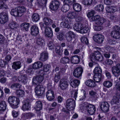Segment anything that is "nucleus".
<instances>
[{
	"instance_id": "obj_1",
	"label": "nucleus",
	"mask_w": 120,
	"mask_h": 120,
	"mask_svg": "<svg viewBox=\"0 0 120 120\" xmlns=\"http://www.w3.org/2000/svg\"><path fill=\"white\" fill-rule=\"evenodd\" d=\"M95 11H92L88 13L87 16L89 18L91 17V20L92 21H95L96 24L101 25L105 21V20L104 18L101 17L98 15L93 16L94 14Z\"/></svg>"
},
{
	"instance_id": "obj_2",
	"label": "nucleus",
	"mask_w": 120,
	"mask_h": 120,
	"mask_svg": "<svg viewBox=\"0 0 120 120\" xmlns=\"http://www.w3.org/2000/svg\"><path fill=\"white\" fill-rule=\"evenodd\" d=\"M8 101L12 108H15L17 107V106L19 103V100L18 98L12 96L8 98Z\"/></svg>"
},
{
	"instance_id": "obj_3",
	"label": "nucleus",
	"mask_w": 120,
	"mask_h": 120,
	"mask_svg": "<svg viewBox=\"0 0 120 120\" xmlns=\"http://www.w3.org/2000/svg\"><path fill=\"white\" fill-rule=\"evenodd\" d=\"M47 75L45 73V72L42 70L39 71V72L38 75H37L35 78V80H34L33 82L34 85H36V83L34 82L36 81L38 82H41L44 79L45 76Z\"/></svg>"
},
{
	"instance_id": "obj_4",
	"label": "nucleus",
	"mask_w": 120,
	"mask_h": 120,
	"mask_svg": "<svg viewBox=\"0 0 120 120\" xmlns=\"http://www.w3.org/2000/svg\"><path fill=\"white\" fill-rule=\"evenodd\" d=\"M66 107L69 110H72L74 109L75 106V101L72 99H67L66 101Z\"/></svg>"
},
{
	"instance_id": "obj_5",
	"label": "nucleus",
	"mask_w": 120,
	"mask_h": 120,
	"mask_svg": "<svg viewBox=\"0 0 120 120\" xmlns=\"http://www.w3.org/2000/svg\"><path fill=\"white\" fill-rule=\"evenodd\" d=\"M112 73L115 77H117L120 75V64H118L111 69Z\"/></svg>"
},
{
	"instance_id": "obj_6",
	"label": "nucleus",
	"mask_w": 120,
	"mask_h": 120,
	"mask_svg": "<svg viewBox=\"0 0 120 120\" xmlns=\"http://www.w3.org/2000/svg\"><path fill=\"white\" fill-rule=\"evenodd\" d=\"M45 90V88L42 85L37 86L35 89V91L36 94L38 96H41L43 95Z\"/></svg>"
},
{
	"instance_id": "obj_7",
	"label": "nucleus",
	"mask_w": 120,
	"mask_h": 120,
	"mask_svg": "<svg viewBox=\"0 0 120 120\" xmlns=\"http://www.w3.org/2000/svg\"><path fill=\"white\" fill-rule=\"evenodd\" d=\"M8 19V14L4 12H1L0 14V22L1 24H4Z\"/></svg>"
},
{
	"instance_id": "obj_8",
	"label": "nucleus",
	"mask_w": 120,
	"mask_h": 120,
	"mask_svg": "<svg viewBox=\"0 0 120 120\" xmlns=\"http://www.w3.org/2000/svg\"><path fill=\"white\" fill-rule=\"evenodd\" d=\"M60 4V2L57 0L52 1L50 4V8L52 10H56L59 8Z\"/></svg>"
},
{
	"instance_id": "obj_9",
	"label": "nucleus",
	"mask_w": 120,
	"mask_h": 120,
	"mask_svg": "<svg viewBox=\"0 0 120 120\" xmlns=\"http://www.w3.org/2000/svg\"><path fill=\"white\" fill-rule=\"evenodd\" d=\"M83 71V69L82 68H77L73 71V75L75 77L79 78L81 76Z\"/></svg>"
},
{
	"instance_id": "obj_10",
	"label": "nucleus",
	"mask_w": 120,
	"mask_h": 120,
	"mask_svg": "<svg viewBox=\"0 0 120 120\" xmlns=\"http://www.w3.org/2000/svg\"><path fill=\"white\" fill-rule=\"evenodd\" d=\"M86 109L88 113L91 115H93L96 111V108L95 106L92 105L90 104L86 106Z\"/></svg>"
},
{
	"instance_id": "obj_11",
	"label": "nucleus",
	"mask_w": 120,
	"mask_h": 120,
	"mask_svg": "<svg viewBox=\"0 0 120 120\" xmlns=\"http://www.w3.org/2000/svg\"><path fill=\"white\" fill-rule=\"evenodd\" d=\"M94 39L95 42L98 43H101L104 41V37L101 34H97L94 36Z\"/></svg>"
},
{
	"instance_id": "obj_12",
	"label": "nucleus",
	"mask_w": 120,
	"mask_h": 120,
	"mask_svg": "<svg viewBox=\"0 0 120 120\" xmlns=\"http://www.w3.org/2000/svg\"><path fill=\"white\" fill-rule=\"evenodd\" d=\"M46 96L47 99L49 101L53 100L55 98V94L53 91L51 90H48L46 92Z\"/></svg>"
},
{
	"instance_id": "obj_13",
	"label": "nucleus",
	"mask_w": 120,
	"mask_h": 120,
	"mask_svg": "<svg viewBox=\"0 0 120 120\" xmlns=\"http://www.w3.org/2000/svg\"><path fill=\"white\" fill-rule=\"evenodd\" d=\"M60 87L62 90H65L68 87V82L67 80L64 79L61 80L60 82Z\"/></svg>"
},
{
	"instance_id": "obj_14",
	"label": "nucleus",
	"mask_w": 120,
	"mask_h": 120,
	"mask_svg": "<svg viewBox=\"0 0 120 120\" xmlns=\"http://www.w3.org/2000/svg\"><path fill=\"white\" fill-rule=\"evenodd\" d=\"M101 110L103 112H107L109 109V104L106 102H102L101 104Z\"/></svg>"
},
{
	"instance_id": "obj_15",
	"label": "nucleus",
	"mask_w": 120,
	"mask_h": 120,
	"mask_svg": "<svg viewBox=\"0 0 120 120\" xmlns=\"http://www.w3.org/2000/svg\"><path fill=\"white\" fill-rule=\"evenodd\" d=\"M101 54V53L99 51H95L93 53L91 54L90 56V60L92 62L95 61L96 59Z\"/></svg>"
},
{
	"instance_id": "obj_16",
	"label": "nucleus",
	"mask_w": 120,
	"mask_h": 120,
	"mask_svg": "<svg viewBox=\"0 0 120 120\" xmlns=\"http://www.w3.org/2000/svg\"><path fill=\"white\" fill-rule=\"evenodd\" d=\"M30 30L31 34L33 36H36L39 33L38 27L35 25L32 26L31 27Z\"/></svg>"
},
{
	"instance_id": "obj_17",
	"label": "nucleus",
	"mask_w": 120,
	"mask_h": 120,
	"mask_svg": "<svg viewBox=\"0 0 120 120\" xmlns=\"http://www.w3.org/2000/svg\"><path fill=\"white\" fill-rule=\"evenodd\" d=\"M30 104L29 100L26 101L22 106V109L24 111L30 109Z\"/></svg>"
},
{
	"instance_id": "obj_18",
	"label": "nucleus",
	"mask_w": 120,
	"mask_h": 120,
	"mask_svg": "<svg viewBox=\"0 0 120 120\" xmlns=\"http://www.w3.org/2000/svg\"><path fill=\"white\" fill-rule=\"evenodd\" d=\"M45 36L48 37H51L53 35V33L52 29L49 27H46L45 31Z\"/></svg>"
},
{
	"instance_id": "obj_19",
	"label": "nucleus",
	"mask_w": 120,
	"mask_h": 120,
	"mask_svg": "<svg viewBox=\"0 0 120 120\" xmlns=\"http://www.w3.org/2000/svg\"><path fill=\"white\" fill-rule=\"evenodd\" d=\"M71 86L73 88H75L78 86L80 83V81L78 80L71 79L70 81Z\"/></svg>"
},
{
	"instance_id": "obj_20",
	"label": "nucleus",
	"mask_w": 120,
	"mask_h": 120,
	"mask_svg": "<svg viewBox=\"0 0 120 120\" xmlns=\"http://www.w3.org/2000/svg\"><path fill=\"white\" fill-rule=\"evenodd\" d=\"M43 65V63L40 61H37L33 64L32 67L34 69H38L42 68Z\"/></svg>"
},
{
	"instance_id": "obj_21",
	"label": "nucleus",
	"mask_w": 120,
	"mask_h": 120,
	"mask_svg": "<svg viewBox=\"0 0 120 120\" xmlns=\"http://www.w3.org/2000/svg\"><path fill=\"white\" fill-rule=\"evenodd\" d=\"M83 26V24L77 22L74 25L73 28L75 30L77 31H80L81 29Z\"/></svg>"
},
{
	"instance_id": "obj_22",
	"label": "nucleus",
	"mask_w": 120,
	"mask_h": 120,
	"mask_svg": "<svg viewBox=\"0 0 120 120\" xmlns=\"http://www.w3.org/2000/svg\"><path fill=\"white\" fill-rule=\"evenodd\" d=\"M117 8L116 7L113 6H109L106 8V12L109 13H113L116 11Z\"/></svg>"
},
{
	"instance_id": "obj_23",
	"label": "nucleus",
	"mask_w": 120,
	"mask_h": 120,
	"mask_svg": "<svg viewBox=\"0 0 120 120\" xmlns=\"http://www.w3.org/2000/svg\"><path fill=\"white\" fill-rule=\"evenodd\" d=\"M48 58V53L45 52H43L41 54L39 60L44 62L47 60Z\"/></svg>"
},
{
	"instance_id": "obj_24",
	"label": "nucleus",
	"mask_w": 120,
	"mask_h": 120,
	"mask_svg": "<svg viewBox=\"0 0 120 120\" xmlns=\"http://www.w3.org/2000/svg\"><path fill=\"white\" fill-rule=\"evenodd\" d=\"M71 60L72 63L75 64H78L80 61L79 57L77 55H75L71 56Z\"/></svg>"
},
{
	"instance_id": "obj_25",
	"label": "nucleus",
	"mask_w": 120,
	"mask_h": 120,
	"mask_svg": "<svg viewBox=\"0 0 120 120\" xmlns=\"http://www.w3.org/2000/svg\"><path fill=\"white\" fill-rule=\"evenodd\" d=\"M44 24L46 26L51 25L53 23V20L48 17H45L43 19Z\"/></svg>"
},
{
	"instance_id": "obj_26",
	"label": "nucleus",
	"mask_w": 120,
	"mask_h": 120,
	"mask_svg": "<svg viewBox=\"0 0 120 120\" xmlns=\"http://www.w3.org/2000/svg\"><path fill=\"white\" fill-rule=\"evenodd\" d=\"M21 63L20 61L14 62L12 66V69L15 70L20 69L21 67Z\"/></svg>"
},
{
	"instance_id": "obj_27",
	"label": "nucleus",
	"mask_w": 120,
	"mask_h": 120,
	"mask_svg": "<svg viewBox=\"0 0 120 120\" xmlns=\"http://www.w3.org/2000/svg\"><path fill=\"white\" fill-rule=\"evenodd\" d=\"M18 79L19 81L25 83L26 82V80L27 78L26 75H21L18 76Z\"/></svg>"
},
{
	"instance_id": "obj_28",
	"label": "nucleus",
	"mask_w": 120,
	"mask_h": 120,
	"mask_svg": "<svg viewBox=\"0 0 120 120\" xmlns=\"http://www.w3.org/2000/svg\"><path fill=\"white\" fill-rule=\"evenodd\" d=\"M11 15L15 17L19 16V12L17 8V7H16L14 9H12L10 12Z\"/></svg>"
},
{
	"instance_id": "obj_29",
	"label": "nucleus",
	"mask_w": 120,
	"mask_h": 120,
	"mask_svg": "<svg viewBox=\"0 0 120 120\" xmlns=\"http://www.w3.org/2000/svg\"><path fill=\"white\" fill-rule=\"evenodd\" d=\"M18 9L20 17L26 11V9L23 6L17 7Z\"/></svg>"
},
{
	"instance_id": "obj_30",
	"label": "nucleus",
	"mask_w": 120,
	"mask_h": 120,
	"mask_svg": "<svg viewBox=\"0 0 120 120\" xmlns=\"http://www.w3.org/2000/svg\"><path fill=\"white\" fill-rule=\"evenodd\" d=\"M85 84L87 86L91 87H94L95 85V82L93 80L89 79L85 82Z\"/></svg>"
},
{
	"instance_id": "obj_31",
	"label": "nucleus",
	"mask_w": 120,
	"mask_h": 120,
	"mask_svg": "<svg viewBox=\"0 0 120 120\" xmlns=\"http://www.w3.org/2000/svg\"><path fill=\"white\" fill-rule=\"evenodd\" d=\"M30 26V24L28 22H24L21 24L20 26L22 28L26 31H27Z\"/></svg>"
},
{
	"instance_id": "obj_32",
	"label": "nucleus",
	"mask_w": 120,
	"mask_h": 120,
	"mask_svg": "<svg viewBox=\"0 0 120 120\" xmlns=\"http://www.w3.org/2000/svg\"><path fill=\"white\" fill-rule=\"evenodd\" d=\"M36 105L35 107L37 111H39L42 108V104L40 101H38L36 102Z\"/></svg>"
},
{
	"instance_id": "obj_33",
	"label": "nucleus",
	"mask_w": 120,
	"mask_h": 120,
	"mask_svg": "<svg viewBox=\"0 0 120 120\" xmlns=\"http://www.w3.org/2000/svg\"><path fill=\"white\" fill-rule=\"evenodd\" d=\"M102 78L101 74H94V80L97 82H100Z\"/></svg>"
},
{
	"instance_id": "obj_34",
	"label": "nucleus",
	"mask_w": 120,
	"mask_h": 120,
	"mask_svg": "<svg viewBox=\"0 0 120 120\" xmlns=\"http://www.w3.org/2000/svg\"><path fill=\"white\" fill-rule=\"evenodd\" d=\"M73 8L74 10L77 12H79L81 10V5L78 3H75L73 5Z\"/></svg>"
},
{
	"instance_id": "obj_35",
	"label": "nucleus",
	"mask_w": 120,
	"mask_h": 120,
	"mask_svg": "<svg viewBox=\"0 0 120 120\" xmlns=\"http://www.w3.org/2000/svg\"><path fill=\"white\" fill-rule=\"evenodd\" d=\"M32 20L34 22H37L39 19V15L37 13L33 14L32 16Z\"/></svg>"
},
{
	"instance_id": "obj_36",
	"label": "nucleus",
	"mask_w": 120,
	"mask_h": 120,
	"mask_svg": "<svg viewBox=\"0 0 120 120\" xmlns=\"http://www.w3.org/2000/svg\"><path fill=\"white\" fill-rule=\"evenodd\" d=\"M112 36L116 39H119L120 38V32L112 31L111 33Z\"/></svg>"
},
{
	"instance_id": "obj_37",
	"label": "nucleus",
	"mask_w": 120,
	"mask_h": 120,
	"mask_svg": "<svg viewBox=\"0 0 120 120\" xmlns=\"http://www.w3.org/2000/svg\"><path fill=\"white\" fill-rule=\"evenodd\" d=\"M37 43L40 45H45L44 41L40 36H39L37 40Z\"/></svg>"
},
{
	"instance_id": "obj_38",
	"label": "nucleus",
	"mask_w": 120,
	"mask_h": 120,
	"mask_svg": "<svg viewBox=\"0 0 120 120\" xmlns=\"http://www.w3.org/2000/svg\"><path fill=\"white\" fill-rule=\"evenodd\" d=\"M78 13L75 12H72L70 13H68L67 14V16L68 18L74 19L76 17L78 16Z\"/></svg>"
},
{
	"instance_id": "obj_39",
	"label": "nucleus",
	"mask_w": 120,
	"mask_h": 120,
	"mask_svg": "<svg viewBox=\"0 0 120 120\" xmlns=\"http://www.w3.org/2000/svg\"><path fill=\"white\" fill-rule=\"evenodd\" d=\"M119 98V94L118 93L116 94V95L113 97L112 100V102L118 105Z\"/></svg>"
},
{
	"instance_id": "obj_40",
	"label": "nucleus",
	"mask_w": 120,
	"mask_h": 120,
	"mask_svg": "<svg viewBox=\"0 0 120 120\" xmlns=\"http://www.w3.org/2000/svg\"><path fill=\"white\" fill-rule=\"evenodd\" d=\"M6 105L4 101L0 102V111H4L6 109Z\"/></svg>"
},
{
	"instance_id": "obj_41",
	"label": "nucleus",
	"mask_w": 120,
	"mask_h": 120,
	"mask_svg": "<svg viewBox=\"0 0 120 120\" xmlns=\"http://www.w3.org/2000/svg\"><path fill=\"white\" fill-rule=\"evenodd\" d=\"M103 84L105 87L109 88L112 86V83L110 81H106L104 82Z\"/></svg>"
},
{
	"instance_id": "obj_42",
	"label": "nucleus",
	"mask_w": 120,
	"mask_h": 120,
	"mask_svg": "<svg viewBox=\"0 0 120 120\" xmlns=\"http://www.w3.org/2000/svg\"><path fill=\"white\" fill-rule=\"evenodd\" d=\"M70 6L69 5L64 4L62 6L61 8L62 11L64 12H66L69 9Z\"/></svg>"
},
{
	"instance_id": "obj_43",
	"label": "nucleus",
	"mask_w": 120,
	"mask_h": 120,
	"mask_svg": "<svg viewBox=\"0 0 120 120\" xmlns=\"http://www.w3.org/2000/svg\"><path fill=\"white\" fill-rule=\"evenodd\" d=\"M104 6L102 4H99L96 6L95 8V10L99 12H103Z\"/></svg>"
},
{
	"instance_id": "obj_44",
	"label": "nucleus",
	"mask_w": 120,
	"mask_h": 120,
	"mask_svg": "<svg viewBox=\"0 0 120 120\" xmlns=\"http://www.w3.org/2000/svg\"><path fill=\"white\" fill-rule=\"evenodd\" d=\"M16 94L18 97H22L24 95V92L22 90H16Z\"/></svg>"
},
{
	"instance_id": "obj_45",
	"label": "nucleus",
	"mask_w": 120,
	"mask_h": 120,
	"mask_svg": "<svg viewBox=\"0 0 120 120\" xmlns=\"http://www.w3.org/2000/svg\"><path fill=\"white\" fill-rule=\"evenodd\" d=\"M39 4L41 6L45 7L47 0H38Z\"/></svg>"
},
{
	"instance_id": "obj_46",
	"label": "nucleus",
	"mask_w": 120,
	"mask_h": 120,
	"mask_svg": "<svg viewBox=\"0 0 120 120\" xmlns=\"http://www.w3.org/2000/svg\"><path fill=\"white\" fill-rule=\"evenodd\" d=\"M61 62L64 64L69 63L70 62V60L67 56H65L62 58L61 60Z\"/></svg>"
},
{
	"instance_id": "obj_47",
	"label": "nucleus",
	"mask_w": 120,
	"mask_h": 120,
	"mask_svg": "<svg viewBox=\"0 0 120 120\" xmlns=\"http://www.w3.org/2000/svg\"><path fill=\"white\" fill-rule=\"evenodd\" d=\"M9 26L12 29H14L17 26V25L15 22L12 21L10 22L9 24Z\"/></svg>"
},
{
	"instance_id": "obj_48",
	"label": "nucleus",
	"mask_w": 120,
	"mask_h": 120,
	"mask_svg": "<svg viewBox=\"0 0 120 120\" xmlns=\"http://www.w3.org/2000/svg\"><path fill=\"white\" fill-rule=\"evenodd\" d=\"M60 72L58 71L56 73L54 77L55 82L57 83L59 81L60 79Z\"/></svg>"
},
{
	"instance_id": "obj_49",
	"label": "nucleus",
	"mask_w": 120,
	"mask_h": 120,
	"mask_svg": "<svg viewBox=\"0 0 120 120\" xmlns=\"http://www.w3.org/2000/svg\"><path fill=\"white\" fill-rule=\"evenodd\" d=\"M102 70L99 67H96L93 71L94 74H101Z\"/></svg>"
},
{
	"instance_id": "obj_50",
	"label": "nucleus",
	"mask_w": 120,
	"mask_h": 120,
	"mask_svg": "<svg viewBox=\"0 0 120 120\" xmlns=\"http://www.w3.org/2000/svg\"><path fill=\"white\" fill-rule=\"evenodd\" d=\"M89 31V29L87 26H84L81 28L80 32L82 34L86 33Z\"/></svg>"
},
{
	"instance_id": "obj_51",
	"label": "nucleus",
	"mask_w": 120,
	"mask_h": 120,
	"mask_svg": "<svg viewBox=\"0 0 120 120\" xmlns=\"http://www.w3.org/2000/svg\"><path fill=\"white\" fill-rule=\"evenodd\" d=\"M60 47L59 46L56 47L55 49V52L59 56H60L62 55V51L60 50Z\"/></svg>"
},
{
	"instance_id": "obj_52",
	"label": "nucleus",
	"mask_w": 120,
	"mask_h": 120,
	"mask_svg": "<svg viewBox=\"0 0 120 120\" xmlns=\"http://www.w3.org/2000/svg\"><path fill=\"white\" fill-rule=\"evenodd\" d=\"M93 2V0H83L82 3L85 5H90Z\"/></svg>"
},
{
	"instance_id": "obj_53",
	"label": "nucleus",
	"mask_w": 120,
	"mask_h": 120,
	"mask_svg": "<svg viewBox=\"0 0 120 120\" xmlns=\"http://www.w3.org/2000/svg\"><path fill=\"white\" fill-rule=\"evenodd\" d=\"M57 38L60 41H62L64 39V34L62 32H60L57 33Z\"/></svg>"
},
{
	"instance_id": "obj_54",
	"label": "nucleus",
	"mask_w": 120,
	"mask_h": 120,
	"mask_svg": "<svg viewBox=\"0 0 120 120\" xmlns=\"http://www.w3.org/2000/svg\"><path fill=\"white\" fill-rule=\"evenodd\" d=\"M50 68L51 66L49 64H45L44 66L43 71L45 72L49 71Z\"/></svg>"
},
{
	"instance_id": "obj_55",
	"label": "nucleus",
	"mask_w": 120,
	"mask_h": 120,
	"mask_svg": "<svg viewBox=\"0 0 120 120\" xmlns=\"http://www.w3.org/2000/svg\"><path fill=\"white\" fill-rule=\"evenodd\" d=\"M75 2V0H64V4H66L70 6Z\"/></svg>"
},
{
	"instance_id": "obj_56",
	"label": "nucleus",
	"mask_w": 120,
	"mask_h": 120,
	"mask_svg": "<svg viewBox=\"0 0 120 120\" xmlns=\"http://www.w3.org/2000/svg\"><path fill=\"white\" fill-rule=\"evenodd\" d=\"M8 64L7 62L3 60L0 61V66L2 68H5V66Z\"/></svg>"
},
{
	"instance_id": "obj_57",
	"label": "nucleus",
	"mask_w": 120,
	"mask_h": 120,
	"mask_svg": "<svg viewBox=\"0 0 120 120\" xmlns=\"http://www.w3.org/2000/svg\"><path fill=\"white\" fill-rule=\"evenodd\" d=\"M102 24L101 25H99L98 24L99 26H95L94 27V30L97 31H100L102 30L103 29V27L101 26Z\"/></svg>"
},
{
	"instance_id": "obj_58",
	"label": "nucleus",
	"mask_w": 120,
	"mask_h": 120,
	"mask_svg": "<svg viewBox=\"0 0 120 120\" xmlns=\"http://www.w3.org/2000/svg\"><path fill=\"white\" fill-rule=\"evenodd\" d=\"M81 41L83 43L87 44L89 43L88 39L85 37H82L81 38Z\"/></svg>"
},
{
	"instance_id": "obj_59",
	"label": "nucleus",
	"mask_w": 120,
	"mask_h": 120,
	"mask_svg": "<svg viewBox=\"0 0 120 120\" xmlns=\"http://www.w3.org/2000/svg\"><path fill=\"white\" fill-rule=\"evenodd\" d=\"M113 30L112 31H115L120 32V27L119 26L115 25L112 28Z\"/></svg>"
},
{
	"instance_id": "obj_60",
	"label": "nucleus",
	"mask_w": 120,
	"mask_h": 120,
	"mask_svg": "<svg viewBox=\"0 0 120 120\" xmlns=\"http://www.w3.org/2000/svg\"><path fill=\"white\" fill-rule=\"evenodd\" d=\"M21 86V85L18 83H13L11 87V88L15 87L17 88L20 89Z\"/></svg>"
},
{
	"instance_id": "obj_61",
	"label": "nucleus",
	"mask_w": 120,
	"mask_h": 120,
	"mask_svg": "<svg viewBox=\"0 0 120 120\" xmlns=\"http://www.w3.org/2000/svg\"><path fill=\"white\" fill-rule=\"evenodd\" d=\"M34 115L31 112L26 113L25 114V116L27 118H30L34 116Z\"/></svg>"
},
{
	"instance_id": "obj_62",
	"label": "nucleus",
	"mask_w": 120,
	"mask_h": 120,
	"mask_svg": "<svg viewBox=\"0 0 120 120\" xmlns=\"http://www.w3.org/2000/svg\"><path fill=\"white\" fill-rule=\"evenodd\" d=\"M105 72L107 78L109 79H110L111 78L110 73L107 70L105 71Z\"/></svg>"
},
{
	"instance_id": "obj_63",
	"label": "nucleus",
	"mask_w": 120,
	"mask_h": 120,
	"mask_svg": "<svg viewBox=\"0 0 120 120\" xmlns=\"http://www.w3.org/2000/svg\"><path fill=\"white\" fill-rule=\"evenodd\" d=\"M68 35L72 38H74L75 36V34L72 31H70L67 33Z\"/></svg>"
},
{
	"instance_id": "obj_64",
	"label": "nucleus",
	"mask_w": 120,
	"mask_h": 120,
	"mask_svg": "<svg viewBox=\"0 0 120 120\" xmlns=\"http://www.w3.org/2000/svg\"><path fill=\"white\" fill-rule=\"evenodd\" d=\"M110 19L113 20L114 22H116L118 20L117 16L116 15H112L110 17Z\"/></svg>"
}]
</instances>
